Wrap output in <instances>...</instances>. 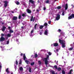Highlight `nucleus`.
Here are the masks:
<instances>
[{"label": "nucleus", "mask_w": 74, "mask_h": 74, "mask_svg": "<svg viewBox=\"0 0 74 74\" xmlns=\"http://www.w3.org/2000/svg\"><path fill=\"white\" fill-rule=\"evenodd\" d=\"M70 46H71V47H72V46H73V45L72 44H71L70 45Z\"/></svg>", "instance_id": "nucleus-57"}, {"label": "nucleus", "mask_w": 74, "mask_h": 74, "mask_svg": "<svg viewBox=\"0 0 74 74\" xmlns=\"http://www.w3.org/2000/svg\"><path fill=\"white\" fill-rule=\"evenodd\" d=\"M68 8V5L67 4H66L65 7V10H67V8Z\"/></svg>", "instance_id": "nucleus-13"}, {"label": "nucleus", "mask_w": 74, "mask_h": 74, "mask_svg": "<svg viewBox=\"0 0 74 74\" xmlns=\"http://www.w3.org/2000/svg\"><path fill=\"white\" fill-rule=\"evenodd\" d=\"M48 53L49 55H51V54H52V53H51V52H48Z\"/></svg>", "instance_id": "nucleus-38"}, {"label": "nucleus", "mask_w": 74, "mask_h": 74, "mask_svg": "<svg viewBox=\"0 0 74 74\" xmlns=\"http://www.w3.org/2000/svg\"><path fill=\"white\" fill-rule=\"evenodd\" d=\"M15 68H16V66H15Z\"/></svg>", "instance_id": "nucleus-63"}, {"label": "nucleus", "mask_w": 74, "mask_h": 74, "mask_svg": "<svg viewBox=\"0 0 74 74\" xmlns=\"http://www.w3.org/2000/svg\"><path fill=\"white\" fill-rule=\"evenodd\" d=\"M73 47H71L69 48V51H72V50H73Z\"/></svg>", "instance_id": "nucleus-19"}, {"label": "nucleus", "mask_w": 74, "mask_h": 74, "mask_svg": "<svg viewBox=\"0 0 74 74\" xmlns=\"http://www.w3.org/2000/svg\"><path fill=\"white\" fill-rule=\"evenodd\" d=\"M37 12H38V10H37Z\"/></svg>", "instance_id": "nucleus-62"}, {"label": "nucleus", "mask_w": 74, "mask_h": 74, "mask_svg": "<svg viewBox=\"0 0 74 74\" xmlns=\"http://www.w3.org/2000/svg\"><path fill=\"white\" fill-rule=\"evenodd\" d=\"M33 32H34V30H32L31 32V33L30 34V35L31 36V37H33V35H32V34L33 33Z\"/></svg>", "instance_id": "nucleus-8"}, {"label": "nucleus", "mask_w": 74, "mask_h": 74, "mask_svg": "<svg viewBox=\"0 0 74 74\" xmlns=\"http://www.w3.org/2000/svg\"><path fill=\"white\" fill-rule=\"evenodd\" d=\"M5 36V34H1V37H3Z\"/></svg>", "instance_id": "nucleus-22"}, {"label": "nucleus", "mask_w": 74, "mask_h": 74, "mask_svg": "<svg viewBox=\"0 0 74 74\" xmlns=\"http://www.w3.org/2000/svg\"><path fill=\"white\" fill-rule=\"evenodd\" d=\"M20 70L21 71L23 70V68L21 67L20 68Z\"/></svg>", "instance_id": "nucleus-35"}, {"label": "nucleus", "mask_w": 74, "mask_h": 74, "mask_svg": "<svg viewBox=\"0 0 74 74\" xmlns=\"http://www.w3.org/2000/svg\"><path fill=\"white\" fill-rule=\"evenodd\" d=\"M58 32H61V30L60 29H58Z\"/></svg>", "instance_id": "nucleus-49"}, {"label": "nucleus", "mask_w": 74, "mask_h": 74, "mask_svg": "<svg viewBox=\"0 0 74 74\" xmlns=\"http://www.w3.org/2000/svg\"><path fill=\"white\" fill-rule=\"evenodd\" d=\"M11 36V34H7V37H10Z\"/></svg>", "instance_id": "nucleus-21"}, {"label": "nucleus", "mask_w": 74, "mask_h": 74, "mask_svg": "<svg viewBox=\"0 0 74 74\" xmlns=\"http://www.w3.org/2000/svg\"><path fill=\"white\" fill-rule=\"evenodd\" d=\"M62 15H63V16L64 15V12H62Z\"/></svg>", "instance_id": "nucleus-45"}, {"label": "nucleus", "mask_w": 74, "mask_h": 74, "mask_svg": "<svg viewBox=\"0 0 74 74\" xmlns=\"http://www.w3.org/2000/svg\"><path fill=\"white\" fill-rule=\"evenodd\" d=\"M9 32H10V33H13L14 32V31L10 29V30Z\"/></svg>", "instance_id": "nucleus-20"}, {"label": "nucleus", "mask_w": 74, "mask_h": 74, "mask_svg": "<svg viewBox=\"0 0 74 74\" xmlns=\"http://www.w3.org/2000/svg\"><path fill=\"white\" fill-rule=\"evenodd\" d=\"M20 55L21 56H22V55H23V54L22 53H21Z\"/></svg>", "instance_id": "nucleus-53"}, {"label": "nucleus", "mask_w": 74, "mask_h": 74, "mask_svg": "<svg viewBox=\"0 0 74 74\" xmlns=\"http://www.w3.org/2000/svg\"><path fill=\"white\" fill-rule=\"evenodd\" d=\"M53 45L54 46H55V47H57V46H58V43H54Z\"/></svg>", "instance_id": "nucleus-10"}, {"label": "nucleus", "mask_w": 74, "mask_h": 74, "mask_svg": "<svg viewBox=\"0 0 74 74\" xmlns=\"http://www.w3.org/2000/svg\"><path fill=\"white\" fill-rule=\"evenodd\" d=\"M60 19V15L59 14H57V17H56V19L57 21H58Z\"/></svg>", "instance_id": "nucleus-4"}, {"label": "nucleus", "mask_w": 74, "mask_h": 74, "mask_svg": "<svg viewBox=\"0 0 74 74\" xmlns=\"http://www.w3.org/2000/svg\"><path fill=\"white\" fill-rule=\"evenodd\" d=\"M64 32H61V36H64Z\"/></svg>", "instance_id": "nucleus-16"}, {"label": "nucleus", "mask_w": 74, "mask_h": 74, "mask_svg": "<svg viewBox=\"0 0 74 74\" xmlns=\"http://www.w3.org/2000/svg\"><path fill=\"white\" fill-rule=\"evenodd\" d=\"M57 8L58 9V10H59V9H60V8H61V7L60 6H58L57 7Z\"/></svg>", "instance_id": "nucleus-29"}, {"label": "nucleus", "mask_w": 74, "mask_h": 74, "mask_svg": "<svg viewBox=\"0 0 74 74\" xmlns=\"http://www.w3.org/2000/svg\"><path fill=\"white\" fill-rule=\"evenodd\" d=\"M23 58H24V60H25V59H26V57L25 56V54H23Z\"/></svg>", "instance_id": "nucleus-14"}, {"label": "nucleus", "mask_w": 74, "mask_h": 74, "mask_svg": "<svg viewBox=\"0 0 74 74\" xmlns=\"http://www.w3.org/2000/svg\"><path fill=\"white\" fill-rule=\"evenodd\" d=\"M14 11H17V9L16 8L15 9Z\"/></svg>", "instance_id": "nucleus-56"}, {"label": "nucleus", "mask_w": 74, "mask_h": 74, "mask_svg": "<svg viewBox=\"0 0 74 74\" xmlns=\"http://www.w3.org/2000/svg\"><path fill=\"white\" fill-rule=\"evenodd\" d=\"M3 3H4V6L5 8L7 7V5H8V2L7 1H3Z\"/></svg>", "instance_id": "nucleus-3"}, {"label": "nucleus", "mask_w": 74, "mask_h": 74, "mask_svg": "<svg viewBox=\"0 0 74 74\" xmlns=\"http://www.w3.org/2000/svg\"><path fill=\"white\" fill-rule=\"evenodd\" d=\"M62 74H65V72L64 71H62Z\"/></svg>", "instance_id": "nucleus-36"}, {"label": "nucleus", "mask_w": 74, "mask_h": 74, "mask_svg": "<svg viewBox=\"0 0 74 74\" xmlns=\"http://www.w3.org/2000/svg\"><path fill=\"white\" fill-rule=\"evenodd\" d=\"M45 3H49V0H47Z\"/></svg>", "instance_id": "nucleus-30"}, {"label": "nucleus", "mask_w": 74, "mask_h": 74, "mask_svg": "<svg viewBox=\"0 0 74 74\" xmlns=\"http://www.w3.org/2000/svg\"><path fill=\"white\" fill-rule=\"evenodd\" d=\"M21 28H22V29H23V27H22Z\"/></svg>", "instance_id": "nucleus-61"}, {"label": "nucleus", "mask_w": 74, "mask_h": 74, "mask_svg": "<svg viewBox=\"0 0 74 74\" xmlns=\"http://www.w3.org/2000/svg\"><path fill=\"white\" fill-rule=\"evenodd\" d=\"M22 16H26V15H25V14H22Z\"/></svg>", "instance_id": "nucleus-42"}, {"label": "nucleus", "mask_w": 74, "mask_h": 74, "mask_svg": "<svg viewBox=\"0 0 74 74\" xmlns=\"http://www.w3.org/2000/svg\"><path fill=\"white\" fill-rule=\"evenodd\" d=\"M18 19V17L16 16H14L13 18V20H16Z\"/></svg>", "instance_id": "nucleus-9"}, {"label": "nucleus", "mask_w": 74, "mask_h": 74, "mask_svg": "<svg viewBox=\"0 0 74 74\" xmlns=\"http://www.w3.org/2000/svg\"><path fill=\"white\" fill-rule=\"evenodd\" d=\"M6 71L8 73H10V72H9V71H8V68L6 69Z\"/></svg>", "instance_id": "nucleus-26"}, {"label": "nucleus", "mask_w": 74, "mask_h": 74, "mask_svg": "<svg viewBox=\"0 0 74 74\" xmlns=\"http://www.w3.org/2000/svg\"><path fill=\"white\" fill-rule=\"evenodd\" d=\"M18 39H16V41H18Z\"/></svg>", "instance_id": "nucleus-58"}, {"label": "nucleus", "mask_w": 74, "mask_h": 74, "mask_svg": "<svg viewBox=\"0 0 74 74\" xmlns=\"http://www.w3.org/2000/svg\"><path fill=\"white\" fill-rule=\"evenodd\" d=\"M34 19H35V18L34 17L33 20V21L34 22Z\"/></svg>", "instance_id": "nucleus-51"}, {"label": "nucleus", "mask_w": 74, "mask_h": 74, "mask_svg": "<svg viewBox=\"0 0 74 74\" xmlns=\"http://www.w3.org/2000/svg\"><path fill=\"white\" fill-rule=\"evenodd\" d=\"M54 52H56V51L58 52V49H54Z\"/></svg>", "instance_id": "nucleus-24"}, {"label": "nucleus", "mask_w": 74, "mask_h": 74, "mask_svg": "<svg viewBox=\"0 0 74 74\" xmlns=\"http://www.w3.org/2000/svg\"><path fill=\"white\" fill-rule=\"evenodd\" d=\"M37 26H38L37 24H36L35 25V26H34L35 29H36V27H37Z\"/></svg>", "instance_id": "nucleus-25"}, {"label": "nucleus", "mask_w": 74, "mask_h": 74, "mask_svg": "<svg viewBox=\"0 0 74 74\" xmlns=\"http://www.w3.org/2000/svg\"><path fill=\"white\" fill-rule=\"evenodd\" d=\"M38 62L39 64H41V61H39Z\"/></svg>", "instance_id": "nucleus-39"}, {"label": "nucleus", "mask_w": 74, "mask_h": 74, "mask_svg": "<svg viewBox=\"0 0 74 74\" xmlns=\"http://www.w3.org/2000/svg\"><path fill=\"white\" fill-rule=\"evenodd\" d=\"M31 70H32V69H31V68H29V72H30V73H31V72H32Z\"/></svg>", "instance_id": "nucleus-34"}, {"label": "nucleus", "mask_w": 74, "mask_h": 74, "mask_svg": "<svg viewBox=\"0 0 74 74\" xmlns=\"http://www.w3.org/2000/svg\"><path fill=\"white\" fill-rule=\"evenodd\" d=\"M9 42L8 40L6 42V44H9Z\"/></svg>", "instance_id": "nucleus-41"}, {"label": "nucleus", "mask_w": 74, "mask_h": 74, "mask_svg": "<svg viewBox=\"0 0 74 74\" xmlns=\"http://www.w3.org/2000/svg\"><path fill=\"white\" fill-rule=\"evenodd\" d=\"M58 61H57L56 62V64H57V63H58Z\"/></svg>", "instance_id": "nucleus-59"}, {"label": "nucleus", "mask_w": 74, "mask_h": 74, "mask_svg": "<svg viewBox=\"0 0 74 74\" xmlns=\"http://www.w3.org/2000/svg\"><path fill=\"white\" fill-rule=\"evenodd\" d=\"M8 28L9 29H10L11 28V27H8Z\"/></svg>", "instance_id": "nucleus-55"}, {"label": "nucleus", "mask_w": 74, "mask_h": 74, "mask_svg": "<svg viewBox=\"0 0 74 74\" xmlns=\"http://www.w3.org/2000/svg\"><path fill=\"white\" fill-rule=\"evenodd\" d=\"M48 32V30L46 29L45 30V31L44 33L45 34V35H47Z\"/></svg>", "instance_id": "nucleus-7"}, {"label": "nucleus", "mask_w": 74, "mask_h": 74, "mask_svg": "<svg viewBox=\"0 0 74 74\" xmlns=\"http://www.w3.org/2000/svg\"><path fill=\"white\" fill-rule=\"evenodd\" d=\"M52 74H55V72L53 71H51Z\"/></svg>", "instance_id": "nucleus-37"}, {"label": "nucleus", "mask_w": 74, "mask_h": 74, "mask_svg": "<svg viewBox=\"0 0 74 74\" xmlns=\"http://www.w3.org/2000/svg\"><path fill=\"white\" fill-rule=\"evenodd\" d=\"M73 34H72V36H74V32H73Z\"/></svg>", "instance_id": "nucleus-50"}, {"label": "nucleus", "mask_w": 74, "mask_h": 74, "mask_svg": "<svg viewBox=\"0 0 74 74\" xmlns=\"http://www.w3.org/2000/svg\"><path fill=\"white\" fill-rule=\"evenodd\" d=\"M27 11L28 13H29V14H30L31 13V11L29 9H27Z\"/></svg>", "instance_id": "nucleus-12"}, {"label": "nucleus", "mask_w": 74, "mask_h": 74, "mask_svg": "<svg viewBox=\"0 0 74 74\" xmlns=\"http://www.w3.org/2000/svg\"><path fill=\"white\" fill-rule=\"evenodd\" d=\"M59 42L60 44H62V48H64L65 47V41L64 40H61L59 39Z\"/></svg>", "instance_id": "nucleus-1"}, {"label": "nucleus", "mask_w": 74, "mask_h": 74, "mask_svg": "<svg viewBox=\"0 0 74 74\" xmlns=\"http://www.w3.org/2000/svg\"><path fill=\"white\" fill-rule=\"evenodd\" d=\"M1 48H4V47H2V46H1Z\"/></svg>", "instance_id": "nucleus-54"}, {"label": "nucleus", "mask_w": 74, "mask_h": 74, "mask_svg": "<svg viewBox=\"0 0 74 74\" xmlns=\"http://www.w3.org/2000/svg\"><path fill=\"white\" fill-rule=\"evenodd\" d=\"M58 71H60V70H61V68H58Z\"/></svg>", "instance_id": "nucleus-32"}, {"label": "nucleus", "mask_w": 74, "mask_h": 74, "mask_svg": "<svg viewBox=\"0 0 74 74\" xmlns=\"http://www.w3.org/2000/svg\"><path fill=\"white\" fill-rule=\"evenodd\" d=\"M25 62H26V63L27 64H29V63H30V62L27 60H25Z\"/></svg>", "instance_id": "nucleus-15"}, {"label": "nucleus", "mask_w": 74, "mask_h": 74, "mask_svg": "<svg viewBox=\"0 0 74 74\" xmlns=\"http://www.w3.org/2000/svg\"><path fill=\"white\" fill-rule=\"evenodd\" d=\"M29 2L32 4H33V3H34V1L33 0H29Z\"/></svg>", "instance_id": "nucleus-11"}, {"label": "nucleus", "mask_w": 74, "mask_h": 74, "mask_svg": "<svg viewBox=\"0 0 74 74\" xmlns=\"http://www.w3.org/2000/svg\"><path fill=\"white\" fill-rule=\"evenodd\" d=\"M33 16H32L31 18V19H30V21H33Z\"/></svg>", "instance_id": "nucleus-31"}, {"label": "nucleus", "mask_w": 74, "mask_h": 74, "mask_svg": "<svg viewBox=\"0 0 74 74\" xmlns=\"http://www.w3.org/2000/svg\"><path fill=\"white\" fill-rule=\"evenodd\" d=\"M5 40V38L3 37H1L0 39V42H2L3 41Z\"/></svg>", "instance_id": "nucleus-6"}, {"label": "nucleus", "mask_w": 74, "mask_h": 74, "mask_svg": "<svg viewBox=\"0 0 74 74\" xmlns=\"http://www.w3.org/2000/svg\"><path fill=\"white\" fill-rule=\"evenodd\" d=\"M5 27H3V28L2 29V31H4L5 30Z\"/></svg>", "instance_id": "nucleus-18"}, {"label": "nucleus", "mask_w": 74, "mask_h": 74, "mask_svg": "<svg viewBox=\"0 0 74 74\" xmlns=\"http://www.w3.org/2000/svg\"><path fill=\"white\" fill-rule=\"evenodd\" d=\"M39 34H40V35H41V34H42V33H41V32H40L39 33Z\"/></svg>", "instance_id": "nucleus-52"}, {"label": "nucleus", "mask_w": 74, "mask_h": 74, "mask_svg": "<svg viewBox=\"0 0 74 74\" xmlns=\"http://www.w3.org/2000/svg\"><path fill=\"white\" fill-rule=\"evenodd\" d=\"M44 25L45 26H47L48 25V24L46 23H45L44 24Z\"/></svg>", "instance_id": "nucleus-40"}, {"label": "nucleus", "mask_w": 74, "mask_h": 74, "mask_svg": "<svg viewBox=\"0 0 74 74\" xmlns=\"http://www.w3.org/2000/svg\"><path fill=\"white\" fill-rule=\"evenodd\" d=\"M12 13H14V12H12Z\"/></svg>", "instance_id": "nucleus-64"}, {"label": "nucleus", "mask_w": 74, "mask_h": 74, "mask_svg": "<svg viewBox=\"0 0 74 74\" xmlns=\"http://www.w3.org/2000/svg\"><path fill=\"white\" fill-rule=\"evenodd\" d=\"M1 67V65H0V69Z\"/></svg>", "instance_id": "nucleus-60"}, {"label": "nucleus", "mask_w": 74, "mask_h": 74, "mask_svg": "<svg viewBox=\"0 0 74 74\" xmlns=\"http://www.w3.org/2000/svg\"><path fill=\"white\" fill-rule=\"evenodd\" d=\"M54 67L56 69H58V67H57V66L55 65L54 66Z\"/></svg>", "instance_id": "nucleus-33"}, {"label": "nucleus", "mask_w": 74, "mask_h": 74, "mask_svg": "<svg viewBox=\"0 0 74 74\" xmlns=\"http://www.w3.org/2000/svg\"><path fill=\"white\" fill-rule=\"evenodd\" d=\"M34 62H32L31 63V66H33V65H34Z\"/></svg>", "instance_id": "nucleus-28"}, {"label": "nucleus", "mask_w": 74, "mask_h": 74, "mask_svg": "<svg viewBox=\"0 0 74 74\" xmlns=\"http://www.w3.org/2000/svg\"><path fill=\"white\" fill-rule=\"evenodd\" d=\"M43 27H44V26L41 25L40 27L39 28L40 29H42L43 28Z\"/></svg>", "instance_id": "nucleus-17"}, {"label": "nucleus", "mask_w": 74, "mask_h": 74, "mask_svg": "<svg viewBox=\"0 0 74 74\" xmlns=\"http://www.w3.org/2000/svg\"><path fill=\"white\" fill-rule=\"evenodd\" d=\"M21 63H22V61L21 60H20V62L19 63V64H21Z\"/></svg>", "instance_id": "nucleus-47"}, {"label": "nucleus", "mask_w": 74, "mask_h": 74, "mask_svg": "<svg viewBox=\"0 0 74 74\" xmlns=\"http://www.w3.org/2000/svg\"><path fill=\"white\" fill-rule=\"evenodd\" d=\"M18 61H16V63H15V64H14L15 66H16H16H17V65H18Z\"/></svg>", "instance_id": "nucleus-23"}, {"label": "nucleus", "mask_w": 74, "mask_h": 74, "mask_svg": "<svg viewBox=\"0 0 74 74\" xmlns=\"http://www.w3.org/2000/svg\"><path fill=\"white\" fill-rule=\"evenodd\" d=\"M46 56L47 57V58H45V64L46 65V67H48V66H47V65L48 64V58H49V56L48 55H46Z\"/></svg>", "instance_id": "nucleus-2"}, {"label": "nucleus", "mask_w": 74, "mask_h": 74, "mask_svg": "<svg viewBox=\"0 0 74 74\" xmlns=\"http://www.w3.org/2000/svg\"><path fill=\"white\" fill-rule=\"evenodd\" d=\"M43 10H46V7H44Z\"/></svg>", "instance_id": "nucleus-48"}, {"label": "nucleus", "mask_w": 74, "mask_h": 74, "mask_svg": "<svg viewBox=\"0 0 74 74\" xmlns=\"http://www.w3.org/2000/svg\"><path fill=\"white\" fill-rule=\"evenodd\" d=\"M16 4H17V5H19V2L18 1H16Z\"/></svg>", "instance_id": "nucleus-27"}, {"label": "nucleus", "mask_w": 74, "mask_h": 74, "mask_svg": "<svg viewBox=\"0 0 74 74\" xmlns=\"http://www.w3.org/2000/svg\"><path fill=\"white\" fill-rule=\"evenodd\" d=\"M35 58H37V54H35Z\"/></svg>", "instance_id": "nucleus-46"}, {"label": "nucleus", "mask_w": 74, "mask_h": 74, "mask_svg": "<svg viewBox=\"0 0 74 74\" xmlns=\"http://www.w3.org/2000/svg\"><path fill=\"white\" fill-rule=\"evenodd\" d=\"M48 23L49 24H51V21H49L48 22Z\"/></svg>", "instance_id": "nucleus-44"}, {"label": "nucleus", "mask_w": 74, "mask_h": 74, "mask_svg": "<svg viewBox=\"0 0 74 74\" xmlns=\"http://www.w3.org/2000/svg\"><path fill=\"white\" fill-rule=\"evenodd\" d=\"M21 15H19V16L18 17V18L21 19Z\"/></svg>", "instance_id": "nucleus-43"}, {"label": "nucleus", "mask_w": 74, "mask_h": 74, "mask_svg": "<svg viewBox=\"0 0 74 74\" xmlns=\"http://www.w3.org/2000/svg\"><path fill=\"white\" fill-rule=\"evenodd\" d=\"M72 18H74V14H72L71 15V16L69 17L68 19H71Z\"/></svg>", "instance_id": "nucleus-5"}]
</instances>
